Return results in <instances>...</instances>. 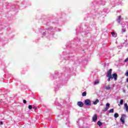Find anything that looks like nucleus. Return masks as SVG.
Wrapping results in <instances>:
<instances>
[{"label": "nucleus", "mask_w": 128, "mask_h": 128, "mask_svg": "<svg viewBox=\"0 0 128 128\" xmlns=\"http://www.w3.org/2000/svg\"><path fill=\"white\" fill-rule=\"evenodd\" d=\"M108 78V82H110V80H112V76H106Z\"/></svg>", "instance_id": "b1692460"}, {"label": "nucleus", "mask_w": 128, "mask_h": 128, "mask_svg": "<svg viewBox=\"0 0 128 128\" xmlns=\"http://www.w3.org/2000/svg\"><path fill=\"white\" fill-rule=\"evenodd\" d=\"M50 78L52 80H55L54 81V84L55 86L54 88L56 90H58V88H62V84L66 82V81L64 82V80H62V77L58 76V71L54 72V75L51 74Z\"/></svg>", "instance_id": "f03ea898"}, {"label": "nucleus", "mask_w": 128, "mask_h": 128, "mask_svg": "<svg viewBox=\"0 0 128 128\" xmlns=\"http://www.w3.org/2000/svg\"><path fill=\"white\" fill-rule=\"evenodd\" d=\"M100 102L98 99H96L95 101L93 102V104H98V103Z\"/></svg>", "instance_id": "412c9836"}, {"label": "nucleus", "mask_w": 128, "mask_h": 128, "mask_svg": "<svg viewBox=\"0 0 128 128\" xmlns=\"http://www.w3.org/2000/svg\"><path fill=\"white\" fill-rule=\"evenodd\" d=\"M84 104L86 106H90L92 102L90 99H86L84 100Z\"/></svg>", "instance_id": "0eeeda50"}, {"label": "nucleus", "mask_w": 128, "mask_h": 128, "mask_svg": "<svg viewBox=\"0 0 128 128\" xmlns=\"http://www.w3.org/2000/svg\"><path fill=\"white\" fill-rule=\"evenodd\" d=\"M122 28H124V24H123V25H122Z\"/></svg>", "instance_id": "e433bc0d"}, {"label": "nucleus", "mask_w": 128, "mask_h": 128, "mask_svg": "<svg viewBox=\"0 0 128 128\" xmlns=\"http://www.w3.org/2000/svg\"><path fill=\"white\" fill-rule=\"evenodd\" d=\"M77 105L78 106H80V108H82V106H84V102L79 101L78 102Z\"/></svg>", "instance_id": "dca6fc26"}, {"label": "nucleus", "mask_w": 128, "mask_h": 128, "mask_svg": "<svg viewBox=\"0 0 128 128\" xmlns=\"http://www.w3.org/2000/svg\"><path fill=\"white\" fill-rule=\"evenodd\" d=\"M114 108L110 109L109 110L108 112H109V114H112V113H114Z\"/></svg>", "instance_id": "393cba45"}, {"label": "nucleus", "mask_w": 128, "mask_h": 128, "mask_svg": "<svg viewBox=\"0 0 128 128\" xmlns=\"http://www.w3.org/2000/svg\"><path fill=\"white\" fill-rule=\"evenodd\" d=\"M35 32H38L36 31Z\"/></svg>", "instance_id": "79ce46f5"}, {"label": "nucleus", "mask_w": 128, "mask_h": 128, "mask_svg": "<svg viewBox=\"0 0 128 128\" xmlns=\"http://www.w3.org/2000/svg\"><path fill=\"white\" fill-rule=\"evenodd\" d=\"M124 108H125V110H126V112H128V104L125 103L124 104Z\"/></svg>", "instance_id": "6ab92c4d"}, {"label": "nucleus", "mask_w": 128, "mask_h": 128, "mask_svg": "<svg viewBox=\"0 0 128 128\" xmlns=\"http://www.w3.org/2000/svg\"><path fill=\"white\" fill-rule=\"evenodd\" d=\"M82 96H86V92L85 91L82 93Z\"/></svg>", "instance_id": "bb28decb"}, {"label": "nucleus", "mask_w": 128, "mask_h": 128, "mask_svg": "<svg viewBox=\"0 0 128 128\" xmlns=\"http://www.w3.org/2000/svg\"><path fill=\"white\" fill-rule=\"evenodd\" d=\"M92 122H96L98 120V115L96 114H94V116H92Z\"/></svg>", "instance_id": "4468645a"}, {"label": "nucleus", "mask_w": 128, "mask_h": 128, "mask_svg": "<svg viewBox=\"0 0 128 128\" xmlns=\"http://www.w3.org/2000/svg\"><path fill=\"white\" fill-rule=\"evenodd\" d=\"M112 80L114 78V80H118V74L116 73H114L112 75Z\"/></svg>", "instance_id": "f8f14e48"}, {"label": "nucleus", "mask_w": 128, "mask_h": 128, "mask_svg": "<svg viewBox=\"0 0 128 128\" xmlns=\"http://www.w3.org/2000/svg\"><path fill=\"white\" fill-rule=\"evenodd\" d=\"M110 103H107L106 104V107L105 108L104 110H102V111L106 112V110H108V108H110Z\"/></svg>", "instance_id": "2eb2a0df"}, {"label": "nucleus", "mask_w": 128, "mask_h": 128, "mask_svg": "<svg viewBox=\"0 0 128 128\" xmlns=\"http://www.w3.org/2000/svg\"><path fill=\"white\" fill-rule=\"evenodd\" d=\"M122 32H126V28H122Z\"/></svg>", "instance_id": "7c9ffc66"}, {"label": "nucleus", "mask_w": 128, "mask_h": 128, "mask_svg": "<svg viewBox=\"0 0 128 128\" xmlns=\"http://www.w3.org/2000/svg\"><path fill=\"white\" fill-rule=\"evenodd\" d=\"M23 103H24V104H26V100H23Z\"/></svg>", "instance_id": "473e14b6"}, {"label": "nucleus", "mask_w": 128, "mask_h": 128, "mask_svg": "<svg viewBox=\"0 0 128 128\" xmlns=\"http://www.w3.org/2000/svg\"><path fill=\"white\" fill-rule=\"evenodd\" d=\"M64 70H66V72H74V68L66 67L64 68Z\"/></svg>", "instance_id": "9b49d317"}, {"label": "nucleus", "mask_w": 128, "mask_h": 128, "mask_svg": "<svg viewBox=\"0 0 128 128\" xmlns=\"http://www.w3.org/2000/svg\"><path fill=\"white\" fill-rule=\"evenodd\" d=\"M67 48H68V45H66Z\"/></svg>", "instance_id": "4c0bfd02"}, {"label": "nucleus", "mask_w": 128, "mask_h": 128, "mask_svg": "<svg viewBox=\"0 0 128 128\" xmlns=\"http://www.w3.org/2000/svg\"><path fill=\"white\" fill-rule=\"evenodd\" d=\"M97 124L100 126H102V122L100 121H98L97 122Z\"/></svg>", "instance_id": "4be33fe9"}, {"label": "nucleus", "mask_w": 128, "mask_h": 128, "mask_svg": "<svg viewBox=\"0 0 128 128\" xmlns=\"http://www.w3.org/2000/svg\"><path fill=\"white\" fill-rule=\"evenodd\" d=\"M118 106H120V104H118Z\"/></svg>", "instance_id": "ea45409f"}, {"label": "nucleus", "mask_w": 128, "mask_h": 128, "mask_svg": "<svg viewBox=\"0 0 128 128\" xmlns=\"http://www.w3.org/2000/svg\"><path fill=\"white\" fill-rule=\"evenodd\" d=\"M64 16V14H63L62 15V16Z\"/></svg>", "instance_id": "58836bf2"}, {"label": "nucleus", "mask_w": 128, "mask_h": 128, "mask_svg": "<svg viewBox=\"0 0 128 128\" xmlns=\"http://www.w3.org/2000/svg\"><path fill=\"white\" fill-rule=\"evenodd\" d=\"M124 118H126V116L124 114H122L120 118V122H121L122 124H124Z\"/></svg>", "instance_id": "6e6552de"}, {"label": "nucleus", "mask_w": 128, "mask_h": 128, "mask_svg": "<svg viewBox=\"0 0 128 128\" xmlns=\"http://www.w3.org/2000/svg\"><path fill=\"white\" fill-rule=\"evenodd\" d=\"M48 26L52 25L46 29L44 27H40L39 29V32L42 35V38H46L49 40H52L54 38V34L56 32H60V28H57L58 26V22L56 20H52L47 22Z\"/></svg>", "instance_id": "f257e3e1"}, {"label": "nucleus", "mask_w": 128, "mask_h": 128, "mask_svg": "<svg viewBox=\"0 0 128 128\" xmlns=\"http://www.w3.org/2000/svg\"><path fill=\"white\" fill-rule=\"evenodd\" d=\"M125 76H128V71H126V72Z\"/></svg>", "instance_id": "72a5a7b5"}, {"label": "nucleus", "mask_w": 128, "mask_h": 128, "mask_svg": "<svg viewBox=\"0 0 128 128\" xmlns=\"http://www.w3.org/2000/svg\"><path fill=\"white\" fill-rule=\"evenodd\" d=\"M28 108H29V110H32V106L29 105L28 106Z\"/></svg>", "instance_id": "c756f323"}, {"label": "nucleus", "mask_w": 128, "mask_h": 128, "mask_svg": "<svg viewBox=\"0 0 128 128\" xmlns=\"http://www.w3.org/2000/svg\"><path fill=\"white\" fill-rule=\"evenodd\" d=\"M84 122V121L80 119H78L76 120L77 126H78V128H80V124H82Z\"/></svg>", "instance_id": "9d476101"}, {"label": "nucleus", "mask_w": 128, "mask_h": 128, "mask_svg": "<svg viewBox=\"0 0 128 128\" xmlns=\"http://www.w3.org/2000/svg\"><path fill=\"white\" fill-rule=\"evenodd\" d=\"M90 32H88V28L87 27L86 30L81 32V35L83 36H88Z\"/></svg>", "instance_id": "423d86ee"}, {"label": "nucleus", "mask_w": 128, "mask_h": 128, "mask_svg": "<svg viewBox=\"0 0 128 128\" xmlns=\"http://www.w3.org/2000/svg\"><path fill=\"white\" fill-rule=\"evenodd\" d=\"M112 69H110L107 72L106 76H112Z\"/></svg>", "instance_id": "f3484780"}, {"label": "nucleus", "mask_w": 128, "mask_h": 128, "mask_svg": "<svg viewBox=\"0 0 128 128\" xmlns=\"http://www.w3.org/2000/svg\"><path fill=\"white\" fill-rule=\"evenodd\" d=\"M55 104L58 110H61L60 112V116H64V118H66V126H70V120H68L70 111H68V110H64V108H62V104L58 103V98H56L55 100Z\"/></svg>", "instance_id": "20e7f679"}, {"label": "nucleus", "mask_w": 128, "mask_h": 128, "mask_svg": "<svg viewBox=\"0 0 128 128\" xmlns=\"http://www.w3.org/2000/svg\"><path fill=\"white\" fill-rule=\"evenodd\" d=\"M60 26H62V24H60Z\"/></svg>", "instance_id": "37998d69"}, {"label": "nucleus", "mask_w": 128, "mask_h": 128, "mask_svg": "<svg viewBox=\"0 0 128 128\" xmlns=\"http://www.w3.org/2000/svg\"><path fill=\"white\" fill-rule=\"evenodd\" d=\"M33 108H34V110H36L38 108V107H36V106H34L33 107Z\"/></svg>", "instance_id": "2f4dec72"}, {"label": "nucleus", "mask_w": 128, "mask_h": 128, "mask_svg": "<svg viewBox=\"0 0 128 128\" xmlns=\"http://www.w3.org/2000/svg\"><path fill=\"white\" fill-rule=\"evenodd\" d=\"M100 84V80H98V79L96 80L94 82V86H96L97 84Z\"/></svg>", "instance_id": "a211bd4d"}, {"label": "nucleus", "mask_w": 128, "mask_h": 128, "mask_svg": "<svg viewBox=\"0 0 128 128\" xmlns=\"http://www.w3.org/2000/svg\"><path fill=\"white\" fill-rule=\"evenodd\" d=\"M106 90H110V85H108V86H106L105 88Z\"/></svg>", "instance_id": "cd10ccee"}, {"label": "nucleus", "mask_w": 128, "mask_h": 128, "mask_svg": "<svg viewBox=\"0 0 128 128\" xmlns=\"http://www.w3.org/2000/svg\"><path fill=\"white\" fill-rule=\"evenodd\" d=\"M123 92H124V94H126V90L123 89Z\"/></svg>", "instance_id": "f704fd0d"}, {"label": "nucleus", "mask_w": 128, "mask_h": 128, "mask_svg": "<svg viewBox=\"0 0 128 128\" xmlns=\"http://www.w3.org/2000/svg\"><path fill=\"white\" fill-rule=\"evenodd\" d=\"M108 9L104 8L102 11L98 10L93 12L94 18H100V16H106L108 14Z\"/></svg>", "instance_id": "39448f33"}, {"label": "nucleus", "mask_w": 128, "mask_h": 128, "mask_svg": "<svg viewBox=\"0 0 128 128\" xmlns=\"http://www.w3.org/2000/svg\"><path fill=\"white\" fill-rule=\"evenodd\" d=\"M112 36H113L114 38H116L118 34H116V33L114 32H112L111 33Z\"/></svg>", "instance_id": "aec40b11"}, {"label": "nucleus", "mask_w": 128, "mask_h": 128, "mask_svg": "<svg viewBox=\"0 0 128 128\" xmlns=\"http://www.w3.org/2000/svg\"><path fill=\"white\" fill-rule=\"evenodd\" d=\"M65 60H70L74 62V66H76L78 64H80V62H82V58L74 57V56H70V53L64 52L62 53V56Z\"/></svg>", "instance_id": "7ed1b4c3"}, {"label": "nucleus", "mask_w": 128, "mask_h": 128, "mask_svg": "<svg viewBox=\"0 0 128 128\" xmlns=\"http://www.w3.org/2000/svg\"><path fill=\"white\" fill-rule=\"evenodd\" d=\"M82 50V52H84V50Z\"/></svg>", "instance_id": "a19ab883"}, {"label": "nucleus", "mask_w": 128, "mask_h": 128, "mask_svg": "<svg viewBox=\"0 0 128 128\" xmlns=\"http://www.w3.org/2000/svg\"><path fill=\"white\" fill-rule=\"evenodd\" d=\"M4 124V122H0V126H2V124Z\"/></svg>", "instance_id": "c9c22d12"}, {"label": "nucleus", "mask_w": 128, "mask_h": 128, "mask_svg": "<svg viewBox=\"0 0 128 128\" xmlns=\"http://www.w3.org/2000/svg\"><path fill=\"white\" fill-rule=\"evenodd\" d=\"M114 118H118V113H115V114H114Z\"/></svg>", "instance_id": "a878e982"}, {"label": "nucleus", "mask_w": 128, "mask_h": 128, "mask_svg": "<svg viewBox=\"0 0 128 128\" xmlns=\"http://www.w3.org/2000/svg\"><path fill=\"white\" fill-rule=\"evenodd\" d=\"M82 31V27H80L79 28H77L76 29V34L78 36V32H81Z\"/></svg>", "instance_id": "ddd939ff"}, {"label": "nucleus", "mask_w": 128, "mask_h": 128, "mask_svg": "<svg viewBox=\"0 0 128 128\" xmlns=\"http://www.w3.org/2000/svg\"><path fill=\"white\" fill-rule=\"evenodd\" d=\"M122 20V16H118L116 19V22H118V24H120Z\"/></svg>", "instance_id": "1a4fd4ad"}, {"label": "nucleus", "mask_w": 128, "mask_h": 128, "mask_svg": "<svg viewBox=\"0 0 128 128\" xmlns=\"http://www.w3.org/2000/svg\"><path fill=\"white\" fill-rule=\"evenodd\" d=\"M74 40H76V42H80V38L77 36L74 38Z\"/></svg>", "instance_id": "5701e85b"}, {"label": "nucleus", "mask_w": 128, "mask_h": 128, "mask_svg": "<svg viewBox=\"0 0 128 128\" xmlns=\"http://www.w3.org/2000/svg\"><path fill=\"white\" fill-rule=\"evenodd\" d=\"M124 104V100H122V99H121L120 100V104Z\"/></svg>", "instance_id": "c85d7f7f"}]
</instances>
